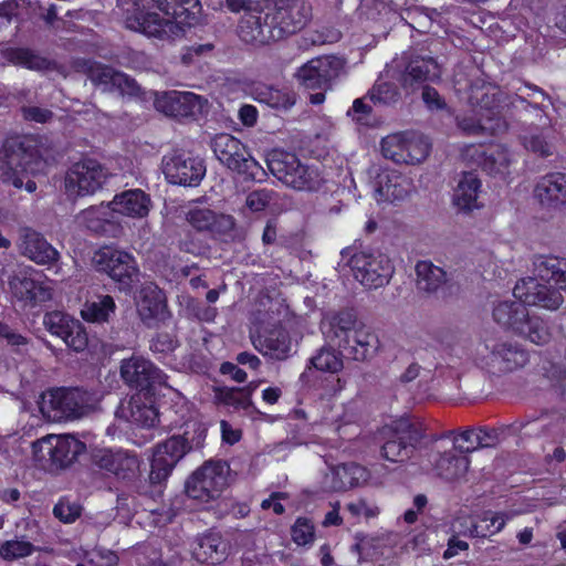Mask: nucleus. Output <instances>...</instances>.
<instances>
[{
	"mask_svg": "<svg viewBox=\"0 0 566 566\" xmlns=\"http://www.w3.org/2000/svg\"><path fill=\"white\" fill-rule=\"evenodd\" d=\"M510 515L505 512L492 513L486 511L482 514L479 524L472 526L471 533L476 537H486L500 533L506 524Z\"/></svg>",
	"mask_w": 566,
	"mask_h": 566,
	"instance_id": "nucleus-47",
	"label": "nucleus"
},
{
	"mask_svg": "<svg viewBox=\"0 0 566 566\" xmlns=\"http://www.w3.org/2000/svg\"><path fill=\"white\" fill-rule=\"evenodd\" d=\"M338 348L348 358L364 361L370 359L377 353L379 339L369 327L361 325L349 336L348 344L339 343Z\"/></svg>",
	"mask_w": 566,
	"mask_h": 566,
	"instance_id": "nucleus-28",
	"label": "nucleus"
},
{
	"mask_svg": "<svg viewBox=\"0 0 566 566\" xmlns=\"http://www.w3.org/2000/svg\"><path fill=\"white\" fill-rule=\"evenodd\" d=\"M19 249L22 255L38 264H53L60 256L42 233L29 227L21 230Z\"/></svg>",
	"mask_w": 566,
	"mask_h": 566,
	"instance_id": "nucleus-24",
	"label": "nucleus"
},
{
	"mask_svg": "<svg viewBox=\"0 0 566 566\" xmlns=\"http://www.w3.org/2000/svg\"><path fill=\"white\" fill-rule=\"evenodd\" d=\"M537 276L553 283L557 290L566 291V260L554 255H542L535 262Z\"/></svg>",
	"mask_w": 566,
	"mask_h": 566,
	"instance_id": "nucleus-35",
	"label": "nucleus"
},
{
	"mask_svg": "<svg viewBox=\"0 0 566 566\" xmlns=\"http://www.w3.org/2000/svg\"><path fill=\"white\" fill-rule=\"evenodd\" d=\"M534 196L542 205L566 203V172L553 171L542 176L535 185Z\"/></svg>",
	"mask_w": 566,
	"mask_h": 566,
	"instance_id": "nucleus-32",
	"label": "nucleus"
},
{
	"mask_svg": "<svg viewBox=\"0 0 566 566\" xmlns=\"http://www.w3.org/2000/svg\"><path fill=\"white\" fill-rule=\"evenodd\" d=\"M346 511L354 518L364 516L366 520H369L376 517L379 514V509L376 505L369 504L365 499H357L347 503Z\"/></svg>",
	"mask_w": 566,
	"mask_h": 566,
	"instance_id": "nucleus-61",
	"label": "nucleus"
},
{
	"mask_svg": "<svg viewBox=\"0 0 566 566\" xmlns=\"http://www.w3.org/2000/svg\"><path fill=\"white\" fill-rule=\"evenodd\" d=\"M109 206H92L82 210L80 218L85 227L94 232L106 231V226L109 223Z\"/></svg>",
	"mask_w": 566,
	"mask_h": 566,
	"instance_id": "nucleus-50",
	"label": "nucleus"
},
{
	"mask_svg": "<svg viewBox=\"0 0 566 566\" xmlns=\"http://www.w3.org/2000/svg\"><path fill=\"white\" fill-rule=\"evenodd\" d=\"M178 347V340L169 333H157L150 342V350L154 354L167 355Z\"/></svg>",
	"mask_w": 566,
	"mask_h": 566,
	"instance_id": "nucleus-62",
	"label": "nucleus"
},
{
	"mask_svg": "<svg viewBox=\"0 0 566 566\" xmlns=\"http://www.w3.org/2000/svg\"><path fill=\"white\" fill-rule=\"evenodd\" d=\"M120 376L126 385L143 395L145 400L155 397L156 390L165 384L166 375L148 359L132 357L123 360Z\"/></svg>",
	"mask_w": 566,
	"mask_h": 566,
	"instance_id": "nucleus-13",
	"label": "nucleus"
},
{
	"mask_svg": "<svg viewBox=\"0 0 566 566\" xmlns=\"http://www.w3.org/2000/svg\"><path fill=\"white\" fill-rule=\"evenodd\" d=\"M77 65L95 85H111L122 91H134L136 87V81L134 78L109 65L87 59L80 60Z\"/></svg>",
	"mask_w": 566,
	"mask_h": 566,
	"instance_id": "nucleus-25",
	"label": "nucleus"
},
{
	"mask_svg": "<svg viewBox=\"0 0 566 566\" xmlns=\"http://www.w3.org/2000/svg\"><path fill=\"white\" fill-rule=\"evenodd\" d=\"M448 437H452V446L468 457L479 449V447H475V441L478 440L475 439L478 438L476 428H468L458 433L452 430L448 432Z\"/></svg>",
	"mask_w": 566,
	"mask_h": 566,
	"instance_id": "nucleus-56",
	"label": "nucleus"
},
{
	"mask_svg": "<svg viewBox=\"0 0 566 566\" xmlns=\"http://www.w3.org/2000/svg\"><path fill=\"white\" fill-rule=\"evenodd\" d=\"M527 307L520 301L499 302L492 312L493 319L504 329L517 334L522 328V323L526 318Z\"/></svg>",
	"mask_w": 566,
	"mask_h": 566,
	"instance_id": "nucleus-34",
	"label": "nucleus"
},
{
	"mask_svg": "<svg viewBox=\"0 0 566 566\" xmlns=\"http://www.w3.org/2000/svg\"><path fill=\"white\" fill-rule=\"evenodd\" d=\"M379 191L391 201L403 200L409 195V184L400 175H387L384 184L380 180Z\"/></svg>",
	"mask_w": 566,
	"mask_h": 566,
	"instance_id": "nucleus-52",
	"label": "nucleus"
},
{
	"mask_svg": "<svg viewBox=\"0 0 566 566\" xmlns=\"http://www.w3.org/2000/svg\"><path fill=\"white\" fill-rule=\"evenodd\" d=\"M368 475L365 467L356 462H346L331 468L327 483L331 491L343 492L367 481Z\"/></svg>",
	"mask_w": 566,
	"mask_h": 566,
	"instance_id": "nucleus-31",
	"label": "nucleus"
},
{
	"mask_svg": "<svg viewBox=\"0 0 566 566\" xmlns=\"http://www.w3.org/2000/svg\"><path fill=\"white\" fill-rule=\"evenodd\" d=\"M343 355L342 350L322 347L316 355L311 357L308 367L325 373H338L343 368Z\"/></svg>",
	"mask_w": 566,
	"mask_h": 566,
	"instance_id": "nucleus-48",
	"label": "nucleus"
},
{
	"mask_svg": "<svg viewBox=\"0 0 566 566\" xmlns=\"http://www.w3.org/2000/svg\"><path fill=\"white\" fill-rule=\"evenodd\" d=\"M104 169L94 159H86L73 164L65 176V190L69 195H93L102 188L104 182Z\"/></svg>",
	"mask_w": 566,
	"mask_h": 566,
	"instance_id": "nucleus-20",
	"label": "nucleus"
},
{
	"mask_svg": "<svg viewBox=\"0 0 566 566\" xmlns=\"http://www.w3.org/2000/svg\"><path fill=\"white\" fill-rule=\"evenodd\" d=\"M150 197L142 189L125 190L114 197L112 211L130 218H144L150 208Z\"/></svg>",
	"mask_w": 566,
	"mask_h": 566,
	"instance_id": "nucleus-33",
	"label": "nucleus"
},
{
	"mask_svg": "<svg viewBox=\"0 0 566 566\" xmlns=\"http://www.w3.org/2000/svg\"><path fill=\"white\" fill-rule=\"evenodd\" d=\"M228 470L221 460L206 461L186 480L187 496L202 504L218 500L228 484Z\"/></svg>",
	"mask_w": 566,
	"mask_h": 566,
	"instance_id": "nucleus-9",
	"label": "nucleus"
},
{
	"mask_svg": "<svg viewBox=\"0 0 566 566\" xmlns=\"http://www.w3.org/2000/svg\"><path fill=\"white\" fill-rule=\"evenodd\" d=\"M228 548L220 533L208 531L197 537L192 547V557L200 564L218 565L227 559Z\"/></svg>",
	"mask_w": 566,
	"mask_h": 566,
	"instance_id": "nucleus-27",
	"label": "nucleus"
},
{
	"mask_svg": "<svg viewBox=\"0 0 566 566\" xmlns=\"http://www.w3.org/2000/svg\"><path fill=\"white\" fill-rule=\"evenodd\" d=\"M531 359L530 350L513 339H485L475 352V365L490 376H505L523 369Z\"/></svg>",
	"mask_w": 566,
	"mask_h": 566,
	"instance_id": "nucleus-5",
	"label": "nucleus"
},
{
	"mask_svg": "<svg viewBox=\"0 0 566 566\" xmlns=\"http://www.w3.org/2000/svg\"><path fill=\"white\" fill-rule=\"evenodd\" d=\"M349 263L356 280L368 289H377L387 284L394 274L390 259L382 253H355Z\"/></svg>",
	"mask_w": 566,
	"mask_h": 566,
	"instance_id": "nucleus-17",
	"label": "nucleus"
},
{
	"mask_svg": "<svg viewBox=\"0 0 566 566\" xmlns=\"http://www.w3.org/2000/svg\"><path fill=\"white\" fill-rule=\"evenodd\" d=\"M347 114L353 117V120L361 126L371 127L375 123L373 117V107L366 104L361 98H356L353 102V106Z\"/></svg>",
	"mask_w": 566,
	"mask_h": 566,
	"instance_id": "nucleus-58",
	"label": "nucleus"
},
{
	"mask_svg": "<svg viewBox=\"0 0 566 566\" xmlns=\"http://www.w3.org/2000/svg\"><path fill=\"white\" fill-rule=\"evenodd\" d=\"M43 324L46 331L56 337H60L67 348L81 353L87 348L88 334L84 325L60 311L49 312L44 315Z\"/></svg>",
	"mask_w": 566,
	"mask_h": 566,
	"instance_id": "nucleus-19",
	"label": "nucleus"
},
{
	"mask_svg": "<svg viewBox=\"0 0 566 566\" xmlns=\"http://www.w3.org/2000/svg\"><path fill=\"white\" fill-rule=\"evenodd\" d=\"M439 77V65L433 57L416 56L407 63L400 81L403 88L416 91L426 82H433Z\"/></svg>",
	"mask_w": 566,
	"mask_h": 566,
	"instance_id": "nucleus-26",
	"label": "nucleus"
},
{
	"mask_svg": "<svg viewBox=\"0 0 566 566\" xmlns=\"http://www.w3.org/2000/svg\"><path fill=\"white\" fill-rule=\"evenodd\" d=\"M10 287L15 298L31 306L51 297L50 289L27 272L14 275L10 281Z\"/></svg>",
	"mask_w": 566,
	"mask_h": 566,
	"instance_id": "nucleus-30",
	"label": "nucleus"
},
{
	"mask_svg": "<svg viewBox=\"0 0 566 566\" xmlns=\"http://www.w3.org/2000/svg\"><path fill=\"white\" fill-rule=\"evenodd\" d=\"M526 90L530 92L526 96H518V101L523 104H527V106L536 111H542L544 102L548 99L547 93L541 87L532 84H527Z\"/></svg>",
	"mask_w": 566,
	"mask_h": 566,
	"instance_id": "nucleus-63",
	"label": "nucleus"
},
{
	"mask_svg": "<svg viewBox=\"0 0 566 566\" xmlns=\"http://www.w3.org/2000/svg\"><path fill=\"white\" fill-rule=\"evenodd\" d=\"M164 174L172 185L197 187L206 176L205 160L191 153L174 151L163 159Z\"/></svg>",
	"mask_w": 566,
	"mask_h": 566,
	"instance_id": "nucleus-16",
	"label": "nucleus"
},
{
	"mask_svg": "<svg viewBox=\"0 0 566 566\" xmlns=\"http://www.w3.org/2000/svg\"><path fill=\"white\" fill-rule=\"evenodd\" d=\"M256 99L273 109L287 111L295 105L296 95L289 88L263 86L258 90Z\"/></svg>",
	"mask_w": 566,
	"mask_h": 566,
	"instance_id": "nucleus-43",
	"label": "nucleus"
},
{
	"mask_svg": "<svg viewBox=\"0 0 566 566\" xmlns=\"http://www.w3.org/2000/svg\"><path fill=\"white\" fill-rule=\"evenodd\" d=\"M369 95L374 103H380L385 105L394 104L400 97V93L397 86L389 82H381L374 85Z\"/></svg>",
	"mask_w": 566,
	"mask_h": 566,
	"instance_id": "nucleus-57",
	"label": "nucleus"
},
{
	"mask_svg": "<svg viewBox=\"0 0 566 566\" xmlns=\"http://www.w3.org/2000/svg\"><path fill=\"white\" fill-rule=\"evenodd\" d=\"M116 304L111 295H98L96 300L86 301L81 310L82 318L87 323H107L115 314Z\"/></svg>",
	"mask_w": 566,
	"mask_h": 566,
	"instance_id": "nucleus-38",
	"label": "nucleus"
},
{
	"mask_svg": "<svg viewBox=\"0 0 566 566\" xmlns=\"http://www.w3.org/2000/svg\"><path fill=\"white\" fill-rule=\"evenodd\" d=\"M95 262L97 270L107 273L120 291L130 292L138 281L139 269L127 252L104 248L96 253Z\"/></svg>",
	"mask_w": 566,
	"mask_h": 566,
	"instance_id": "nucleus-14",
	"label": "nucleus"
},
{
	"mask_svg": "<svg viewBox=\"0 0 566 566\" xmlns=\"http://www.w3.org/2000/svg\"><path fill=\"white\" fill-rule=\"evenodd\" d=\"M292 541L298 546H306L314 542L315 526L307 517L300 516L291 527Z\"/></svg>",
	"mask_w": 566,
	"mask_h": 566,
	"instance_id": "nucleus-55",
	"label": "nucleus"
},
{
	"mask_svg": "<svg viewBox=\"0 0 566 566\" xmlns=\"http://www.w3.org/2000/svg\"><path fill=\"white\" fill-rule=\"evenodd\" d=\"M2 55L9 63L31 71H43L50 65L49 59L36 54L29 48H8Z\"/></svg>",
	"mask_w": 566,
	"mask_h": 566,
	"instance_id": "nucleus-40",
	"label": "nucleus"
},
{
	"mask_svg": "<svg viewBox=\"0 0 566 566\" xmlns=\"http://www.w3.org/2000/svg\"><path fill=\"white\" fill-rule=\"evenodd\" d=\"M416 275L418 290L426 293L437 292L447 282V272L431 261H418Z\"/></svg>",
	"mask_w": 566,
	"mask_h": 566,
	"instance_id": "nucleus-37",
	"label": "nucleus"
},
{
	"mask_svg": "<svg viewBox=\"0 0 566 566\" xmlns=\"http://www.w3.org/2000/svg\"><path fill=\"white\" fill-rule=\"evenodd\" d=\"M202 235L205 233H198L195 230H182L178 242L179 250L192 255L203 254L209 249V244Z\"/></svg>",
	"mask_w": 566,
	"mask_h": 566,
	"instance_id": "nucleus-54",
	"label": "nucleus"
},
{
	"mask_svg": "<svg viewBox=\"0 0 566 566\" xmlns=\"http://www.w3.org/2000/svg\"><path fill=\"white\" fill-rule=\"evenodd\" d=\"M117 460V451L111 449H98L92 453V463L106 473H114Z\"/></svg>",
	"mask_w": 566,
	"mask_h": 566,
	"instance_id": "nucleus-60",
	"label": "nucleus"
},
{
	"mask_svg": "<svg viewBox=\"0 0 566 566\" xmlns=\"http://www.w3.org/2000/svg\"><path fill=\"white\" fill-rule=\"evenodd\" d=\"M137 313L147 327H155L169 315L167 298L164 291L156 284L142 286L136 301Z\"/></svg>",
	"mask_w": 566,
	"mask_h": 566,
	"instance_id": "nucleus-22",
	"label": "nucleus"
},
{
	"mask_svg": "<svg viewBox=\"0 0 566 566\" xmlns=\"http://www.w3.org/2000/svg\"><path fill=\"white\" fill-rule=\"evenodd\" d=\"M361 325L364 324L357 321L355 314L348 311H340L333 315L329 321L328 337L337 346L344 342L348 344L349 336Z\"/></svg>",
	"mask_w": 566,
	"mask_h": 566,
	"instance_id": "nucleus-39",
	"label": "nucleus"
},
{
	"mask_svg": "<svg viewBox=\"0 0 566 566\" xmlns=\"http://www.w3.org/2000/svg\"><path fill=\"white\" fill-rule=\"evenodd\" d=\"M143 395H135L130 398V418L132 421L143 428H153L159 422V413L154 406V398L142 402Z\"/></svg>",
	"mask_w": 566,
	"mask_h": 566,
	"instance_id": "nucleus-42",
	"label": "nucleus"
},
{
	"mask_svg": "<svg viewBox=\"0 0 566 566\" xmlns=\"http://www.w3.org/2000/svg\"><path fill=\"white\" fill-rule=\"evenodd\" d=\"M522 329L517 332V335L528 339L536 345H545L549 343L553 332L548 321L526 313V318L522 323Z\"/></svg>",
	"mask_w": 566,
	"mask_h": 566,
	"instance_id": "nucleus-41",
	"label": "nucleus"
},
{
	"mask_svg": "<svg viewBox=\"0 0 566 566\" xmlns=\"http://www.w3.org/2000/svg\"><path fill=\"white\" fill-rule=\"evenodd\" d=\"M32 449L38 460H48L52 468L64 469L77 459L85 444L71 434H49L33 442Z\"/></svg>",
	"mask_w": 566,
	"mask_h": 566,
	"instance_id": "nucleus-12",
	"label": "nucleus"
},
{
	"mask_svg": "<svg viewBox=\"0 0 566 566\" xmlns=\"http://www.w3.org/2000/svg\"><path fill=\"white\" fill-rule=\"evenodd\" d=\"M539 370L555 392L566 401V365L562 361L543 358Z\"/></svg>",
	"mask_w": 566,
	"mask_h": 566,
	"instance_id": "nucleus-45",
	"label": "nucleus"
},
{
	"mask_svg": "<svg viewBox=\"0 0 566 566\" xmlns=\"http://www.w3.org/2000/svg\"><path fill=\"white\" fill-rule=\"evenodd\" d=\"M208 429L205 423L191 420L185 423L182 433L172 434L153 448L149 483L161 486L171 475L177 463L190 451L202 449Z\"/></svg>",
	"mask_w": 566,
	"mask_h": 566,
	"instance_id": "nucleus-4",
	"label": "nucleus"
},
{
	"mask_svg": "<svg viewBox=\"0 0 566 566\" xmlns=\"http://www.w3.org/2000/svg\"><path fill=\"white\" fill-rule=\"evenodd\" d=\"M186 221L198 233L213 240L230 242L235 239L237 223L232 216L218 213L208 208H191Z\"/></svg>",
	"mask_w": 566,
	"mask_h": 566,
	"instance_id": "nucleus-15",
	"label": "nucleus"
},
{
	"mask_svg": "<svg viewBox=\"0 0 566 566\" xmlns=\"http://www.w3.org/2000/svg\"><path fill=\"white\" fill-rule=\"evenodd\" d=\"M216 398L221 403L238 410H249L253 407L252 389L250 387H221L216 390Z\"/></svg>",
	"mask_w": 566,
	"mask_h": 566,
	"instance_id": "nucleus-46",
	"label": "nucleus"
},
{
	"mask_svg": "<svg viewBox=\"0 0 566 566\" xmlns=\"http://www.w3.org/2000/svg\"><path fill=\"white\" fill-rule=\"evenodd\" d=\"M253 345L263 356L284 360L290 356L292 343L289 332L275 325L253 340Z\"/></svg>",
	"mask_w": 566,
	"mask_h": 566,
	"instance_id": "nucleus-29",
	"label": "nucleus"
},
{
	"mask_svg": "<svg viewBox=\"0 0 566 566\" xmlns=\"http://www.w3.org/2000/svg\"><path fill=\"white\" fill-rule=\"evenodd\" d=\"M87 391L78 387L51 388L42 394L40 410L49 419L61 421L81 417L87 407Z\"/></svg>",
	"mask_w": 566,
	"mask_h": 566,
	"instance_id": "nucleus-10",
	"label": "nucleus"
},
{
	"mask_svg": "<svg viewBox=\"0 0 566 566\" xmlns=\"http://www.w3.org/2000/svg\"><path fill=\"white\" fill-rule=\"evenodd\" d=\"M51 155L46 137L39 134L12 133L0 147V179L17 189L36 190L35 177L45 171Z\"/></svg>",
	"mask_w": 566,
	"mask_h": 566,
	"instance_id": "nucleus-2",
	"label": "nucleus"
},
{
	"mask_svg": "<svg viewBox=\"0 0 566 566\" xmlns=\"http://www.w3.org/2000/svg\"><path fill=\"white\" fill-rule=\"evenodd\" d=\"M523 295L525 307L539 306L547 310H557L563 303V297L557 290L542 283L533 295Z\"/></svg>",
	"mask_w": 566,
	"mask_h": 566,
	"instance_id": "nucleus-49",
	"label": "nucleus"
},
{
	"mask_svg": "<svg viewBox=\"0 0 566 566\" xmlns=\"http://www.w3.org/2000/svg\"><path fill=\"white\" fill-rule=\"evenodd\" d=\"M471 460L458 448L432 454L431 464L433 473L446 482H457L465 478Z\"/></svg>",
	"mask_w": 566,
	"mask_h": 566,
	"instance_id": "nucleus-23",
	"label": "nucleus"
},
{
	"mask_svg": "<svg viewBox=\"0 0 566 566\" xmlns=\"http://www.w3.org/2000/svg\"><path fill=\"white\" fill-rule=\"evenodd\" d=\"M53 514L63 523H72L81 516V506L59 501L53 507Z\"/></svg>",
	"mask_w": 566,
	"mask_h": 566,
	"instance_id": "nucleus-64",
	"label": "nucleus"
},
{
	"mask_svg": "<svg viewBox=\"0 0 566 566\" xmlns=\"http://www.w3.org/2000/svg\"><path fill=\"white\" fill-rule=\"evenodd\" d=\"M207 104L208 101L205 97L193 92L169 91L155 99L158 111L175 118L195 119L203 112Z\"/></svg>",
	"mask_w": 566,
	"mask_h": 566,
	"instance_id": "nucleus-21",
	"label": "nucleus"
},
{
	"mask_svg": "<svg viewBox=\"0 0 566 566\" xmlns=\"http://www.w3.org/2000/svg\"><path fill=\"white\" fill-rule=\"evenodd\" d=\"M481 186L482 182L475 172H463L458 187L454 190V205L461 210L471 211L476 207V199Z\"/></svg>",
	"mask_w": 566,
	"mask_h": 566,
	"instance_id": "nucleus-36",
	"label": "nucleus"
},
{
	"mask_svg": "<svg viewBox=\"0 0 566 566\" xmlns=\"http://www.w3.org/2000/svg\"><path fill=\"white\" fill-rule=\"evenodd\" d=\"M344 64L334 55H324L312 59L303 64L296 72L300 84L306 90L327 91L332 82L339 75Z\"/></svg>",
	"mask_w": 566,
	"mask_h": 566,
	"instance_id": "nucleus-18",
	"label": "nucleus"
},
{
	"mask_svg": "<svg viewBox=\"0 0 566 566\" xmlns=\"http://www.w3.org/2000/svg\"><path fill=\"white\" fill-rule=\"evenodd\" d=\"M310 18L302 0H262L243 12L237 33L245 44L262 48L300 32Z\"/></svg>",
	"mask_w": 566,
	"mask_h": 566,
	"instance_id": "nucleus-1",
	"label": "nucleus"
},
{
	"mask_svg": "<svg viewBox=\"0 0 566 566\" xmlns=\"http://www.w3.org/2000/svg\"><path fill=\"white\" fill-rule=\"evenodd\" d=\"M216 157L244 181L262 182L266 172L263 167L248 153L244 144L230 134H218L211 143Z\"/></svg>",
	"mask_w": 566,
	"mask_h": 566,
	"instance_id": "nucleus-7",
	"label": "nucleus"
},
{
	"mask_svg": "<svg viewBox=\"0 0 566 566\" xmlns=\"http://www.w3.org/2000/svg\"><path fill=\"white\" fill-rule=\"evenodd\" d=\"M151 3L166 18L153 11L137 9L126 18L128 29L147 36L170 40L184 31L182 27L196 25L201 12L199 0H151Z\"/></svg>",
	"mask_w": 566,
	"mask_h": 566,
	"instance_id": "nucleus-3",
	"label": "nucleus"
},
{
	"mask_svg": "<svg viewBox=\"0 0 566 566\" xmlns=\"http://www.w3.org/2000/svg\"><path fill=\"white\" fill-rule=\"evenodd\" d=\"M424 432L420 426L409 419L395 420L384 431L381 455L392 463H405L419 450Z\"/></svg>",
	"mask_w": 566,
	"mask_h": 566,
	"instance_id": "nucleus-8",
	"label": "nucleus"
},
{
	"mask_svg": "<svg viewBox=\"0 0 566 566\" xmlns=\"http://www.w3.org/2000/svg\"><path fill=\"white\" fill-rule=\"evenodd\" d=\"M34 545L25 539H9L0 545V557L4 560H14L30 556Z\"/></svg>",
	"mask_w": 566,
	"mask_h": 566,
	"instance_id": "nucleus-53",
	"label": "nucleus"
},
{
	"mask_svg": "<svg viewBox=\"0 0 566 566\" xmlns=\"http://www.w3.org/2000/svg\"><path fill=\"white\" fill-rule=\"evenodd\" d=\"M502 97L499 93H484L479 98V116L490 123V129L495 130L504 126L502 113Z\"/></svg>",
	"mask_w": 566,
	"mask_h": 566,
	"instance_id": "nucleus-44",
	"label": "nucleus"
},
{
	"mask_svg": "<svg viewBox=\"0 0 566 566\" xmlns=\"http://www.w3.org/2000/svg\"><path fill=\"white\" fill-rule=\"evenodd\" d=\"M266 164L277 180L294 190L317 191L325 181L317 166L303 163L294 153L275 149Z\"/></svg>",
	"mask_w": 566,
	"mask_h": 566,
	"instance_id": "nucleus-6",
	"label": "nucleus"
},
{
	"mask_svg": "<svg viewBox=\"0 0 566 566\" xmlns=\"http://www.w3.org/2000/svg\"><path fill=\"white\" fill-rule=\"evenodd\" d=\"M533 3L534 0H512L515 8L520 6L518 14L525 20L526 27L536 25L543 13V8L539 4L533 7Z\"/></svg>",
	"mask_w": 566,
	"mask_h": 566,
	"instance_id": "nucleus-59",
	"label": "nucleus"
},
{
	"mask_svg": "<svg viewBox=\"0 0 566 566\" xmlns=\"http://www.w3.org/2000/svg\"><path fill=\"white\" fill-rule=\"evenodd\" d=\"M380 145L384 157L396 164L418 165L431 151L428 138L406 132L386 136Z\"/></svg>",
	"mask_w": 566,
	"mask_h": 566,
	"instance_id": "nucleus-11",
	"label": "nucleus"
},
{
	"mask_svg": "<svg viewBox=\"0 0 566 566\" xmlns=\"http://www.w3.org/2000/svg\"><path fill=\"white\" fill-rule=\"evenodd\" d=\"M140 462L136 454L118 450L113 475L118 480H132L139 472Z\"/></svg>",
	"mask_w": 566,
	"mask_h": 566,
	"instance_id": "nucleus-51",
	"label": "nucleus"
}]
</instances>
